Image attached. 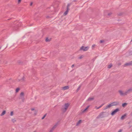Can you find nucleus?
Here are the masks:
<instances>
[{"instance_id": "42", "label": "nucleus", "mask_w": 132, "mask_h": 132, "mask_svg": "<svg viewBox=\"0 0 132 132\" xmlns=\"http://www.w3.org/2000/svg\"><path fill=\"white\" fill-rule=\"evenodd\" d=\"M74 64H73L72 66H71V67L72 68H73L74 67Z\"/></svg>"}, {"instance_id": "26", "label": "nucleus", "mask_w": 132, "mask_h": 132, "mask_svg": "<svg viewBox=\"0 0 132 132\" xmlns=\"http://www.w3.org/2000/svg\"><path fill=\"white\" fill-rule=\"evenodd\" d=\"M81 86H80L79 87H78V88H77V92H78V91L80 89V88H81Z\"/></svg>"}, {"instance_id": "19", "label": "nucleus", "mask_w": 132, "mask_h": 132, "mask_svg": "<svg viewBox=\"0 0 132 132\" xmlns=\"http://www.w3.org/2000/svg\"><path fill=\"white\" fill-rule=\"evenodd\" d=\"M81 120H79L78 121L76 125L78 126L79 124H80L81 122Z\"/></svg>"}, {"instance_id": "12", "label": "nucleus", "mask_w": 132, "mask_h": 132, "mask_svg": "<svg viewBox=\"0 0 132 132\" xmlns=\"http://www.w3.org/2000/svg\"><path fill=\"white\" fill-rule=\"evenodd\" d=\"M20 98L24 97V93L23 92H21L20 94Z\"/></svg>"}, {"instance_id": "16", "label": "nucleus", "mask_w": 132, "mask_h": 132, "mask_svg": "<svg viewBox=\"0 0 132 132\" xmlns=\"http://www.w3.org/2000/svg\"><path fill=\"white\" fill-rule=\"evenodd\" d=\"M6 111H5L4 110V111L1 114H0V116H2L3 115H4L6 113Z\"/></svg>"}, {"instance_id": "33", "label": "nucleus", "mask_w": 132, "mask_h": 132, "mask_svg": "<svg viewBox=\"0 0 132 132\" xmlns=\"http://www.w3.org/2000/svg\"><path fill=\"white\" fill-rule=\"evenodd\" d=\"M21 0H18V4H20L21 2Z\"/></svg>"}, {"instance_id": "7", "label": "nucleus", "mask_w": 132, "mask_h": 132, "mask_svg": "<svg viewBox=\"0 0 132 132\" xmlns=\"http://www.w3.org/2000/svg\"><path fill=\"white\" fill-rule=\"evenodd\" d=\"M132 65V61L128 63H127L123 65L124 67H126L128 66Z\"/></svg>"}, {"instance_id": "38", "label": "nucleus", "mask_w": 132, "mask_h": 132, "mask_svg": "<svg viewBox=\"0 0 132 132\" xmlns=\"http://www.w3.org/2000/svg\"><path fill=\"white\" fill-rule=\"evenodd\" d=\"M122 131V129H120L119 130V131H118V132H121Z\"/></svg>"}, {"instance_id": "44", "label": "nucleus", "mask_w": 132, "mask_h": 132, "mask_svg": "<svg viewBox=\"0 0 132 132\" xmlns=\"http://www.w3.org/2000/svg\"><path fill=\"white\" fill-rule=\"evenodd\" d=\"M35 110V109L34 108H32V109H31V110L32 111H33V110Z\"/></svg>"}, {"instance_id": "11", "label": "nucleus", "mask_w": 132, "mask_h": 132, "mask_svg": "<svg viewBox=\"0 0 132 132\" xmlns=\"http://www.w3.org/2000/svg\"><path fill=\"white\" fill-rule=\"evenodd\" d=\"M126 115V114H124V115L122 116L121 118V120H123L125 119Z\"/></svg>"}, {"instance_id": "14", "label": "nucleus", "mask_w": 132, "mask_h": 132, "mask_svg": "<svg viewBox=\"0 0 132 132\" xmlns=\"http://www.w3.org/2000/svg\"><path fill=\"white\" fill-rule=\"evenodd\" d=\"M94 97H92V98H89L87 100V101H93L94 100Z\"/></svg>"}, {"instance_id": "40", "label": "nucleus", "mask_w": 132, "mask_h": 132, "mask_svg": "<svg viewBox=\"0 0 132 132\" xmlns=\"http://www.w3.org/2000/svg\"><path fill=\"white\" fill-rule=\"evenodd\" d=\"M32 4H33V3L32 2H31V3H30V5L31 6L32 5Z\"/></svg>"}, {"instance_id": "28", "label": "nucleus", "mask_w": 132, "mask_h": 132, "mask_svg": "<svg viewBox=\"0 0 132 132\" xmlns=\"http://www.w3.org/2000/svg\"><path fill=\"white\" fill-rule=\"evenodd\" d=\"M12 121L13 123H14L16 121V120H15V119H12Z\"/></svg>"}, {"instance_id": "48", "label": "nucleus", "mask_w": 132, "mask_h": 132, "mask_svg": "<svg viewBox=\"0 0 132 132\" xmlns=\"http://www.w3.org/2000/svg\"><path fill=\"white\" fill-rule=\"evenodd\" d=\"M119 15H121V14H120V15L119 14Z\"/></svg>"}, {"instance_id": "41", "label": "nucleus", "mask_w": 132, "mask_h": 132, "mask_svg": "<svg viewBox=\"0 0 132 132\" xmlns=\"http://www.w3.org/2000/svg\"><path fill=\"white\" fill-rule=\"evenodd\" d=\"M50 18V17L49 16H46V18Z\"/></svg>"}, {"instance_id": "37", "label": "nucleus", "mask_w": 132, "mask_h": 132, "mask_svg": "<svg viewBox=\"0 0 132 132\" xmlns=\"http://www.w3.org/2000/svg\"><path fill=\"white\" fill-rule=\"evenodd\" d=\"M53 130L52 129H51L50 130L49 132H53Z\"/></svg>"}, {"instance_id": "18", "label": "nucleus", "mask_w": 132, "mask_h": 132, "mask_svg": "<svg viewBox=\"0 0 132 132\" xmlns=\"http://www.w3.org/2000/svg\"><path fill=\"white\" fill-rule=\"evenodd\" d=\"M19 99H21V101L22 102H24L25 101V98L24 97H22L21 98H19Z\"/></svg>"}, {"instance_id": "24", "label": "nucleus", "mask_w": 132, "mask_h": 132, "mask_svg": "<svg viewBox=\"0 0 132 132\" xmlns=\"http://www.w3.org/2000/svg\"><path fill=\"white\" fill-rule=\"evenodd\" d=\"M20 88H17L16 89V92L17 93L20 90Z\"/></svg>"}, {"instance_id": "34", "label": "nucleus", "mask_w": 132, "mask_h": 132, "mask_svg": "<svg viewBox=\"0 0 132 132\" xmlns=\"http://www.w3.org/2000/svg\"><path fill=\"white\" fill-rule=\"evenodd\" d=\"M104 41L103 40H100V43H102L104 42Z\"/></svg>"}, {"instance_id": "1", "label": "nucleus", "mask_w": 132, "mask_h": 132, "mask_svg": "<svg viewBox=\"0 0 132 132\" xmlns=\"http://www.w3.org/2000/svg\"><path fill=\"white\" fill-rule=\"evenodd\" d=\"M70 104L68 103H65V104L62 106V107L61 109V110L64 112H65L67 110L68 107L69 106Z\"/></svg>"}, {"instance_id": "43", "label": "nucleus", "mask_w": 132, "mask_h": 132, "mask_svg": "<svg viewBox=\"0 0 132 132\" xmlns=\"http://www.w3.org/2000/svg\"><path fill=\"white\" fill-rule=\"evenodd\" d=\"M89 106H88L86 108L87 109L88 108H89Z\"/></svg>"}, {"instance_id": "21", "label": "nucleus", "mask_w": 132, "mask_h": 132, "mask_svg": "<svg viewBox=\"0 0 132 132\" xmlns=\"http://www.w3.org/2000/svg\"><path fill=\"white\" fill-rule=\"evenodd\" d=\"M127 103H123L122 105V106L123 107H125L127 105Z\"/></svg>"}, {"instance_id": "46", "label": "nucleus", "mask_w": 132, "mask_h": 132, "mask_svg": "<svg viewBox=\"0 0 132 132\" xmlns=\"http://www.w3.org/2000/svg\"><path fill=\"white\" fill-rule=\"evenodd\" d=\"M130 115H131L132 116V112L130 114Z\"/></svg>"}, {"instance_id": "23", "label": "nucleus", "mask_w": 132, "mask_h": 132, "mask_svg": "<svg viewBox=\"0 0 132 132\" xmlns=\"http://www.w3.org/2000/svg\"><path fill=\"white\" fill-rule=\"evenodd\" d=\"M84 57V55H81L80 56H79L78 57V59H81L82 58H83Z\"/></svg>"}, {"instance_id": "22", "label": "nucleus", "mask_w": 132, "mask_h": 132, "mask_svg": "<svg viewBox=\"0 0 132 132\" xmlns=\"http://www.w3.org/2000/svg\"><path fill=\"white\" fill-rule=\"evenodd\" d=\"M50 40L48 38H46L45 39V41L46 42H50Z\"/></svg>"}, {"instance_id": "8", "label": "nucleus", "mask_w": 132, "mask_h": 132, "mask_svg": "<svg viewBox=\"0 0 132 132\" xmlns=\"http://www.w3.org/2000/svg\"><path fill=\"white\" fill-rule=\"evenodd\" d=\"M119 102L117 101L116 102H113L111 103L112 106H117L119 104Z\"/></svg>"}, {"instance_id": "47", "label": "nucleus", "mask_w": 132, "mask_h": 132, "mask_svg": "<svg viewBox=\"0 0 132 132\" xmlns=\"http://www.w3.org/2000/svg\"><path fill=\"white\" fill-rule=\"evenodd\" d=\"M1 47H0V49H1Z\"/></svg>"}, {"instance_id": "30", "label": "nucleus", "mask_w": 132, "mask_h": 132, "mask_svg": "<svg viewBox=\"0 0 132 132\" xmlns=\"http://www.w3.org/2000/svg\"><path fill=\"white\" fill-rule=\"evenodd\" d=\"M46 115V114L45 115H44V116L42 118V119H43L45 117Z\"/></svg>"}, {"instance_id": "49", "label": "nucleus", "mask_w": 132, "mask_h": 132, "mask_svg": "<svg viewBox=\"0 0 132 132\" xmlns=\"http://www.w3.org/2000/svg\"><path fill=\"white\" fill-rule=\"evenodd\" d=\"M34 132H36V131H35Z\"/></svg>"}, {"instance_id": "20", "label": "nucleus", "mask_w": 132, "mask_h": 132, "mask_svg": "<svg viewBox=\"0 0 132 132\" xmlns=\"http://www.w3.org/2000/svg\"><path fill=\"white\" fill-rule=\"evenodd\" d=\"M50 9V11H54V9L53 7H52V8H51V7H49L47 9Z\"/></svg>"}, {"instance_id": "13", "label": "nucleus", "mask_w": 132, "mask_h": 132, "mask_svg": "<svg viewBox=\"0 0 132 132\" xmlns=\"http://www.w3.org/2000/svg\"><path fill=\"white\" fill-rule=\"evenodd\" d=\"M58 124L57 123H56L51 129L53 130H54V129L56 128L58 125Z\"/></svg>"}, {"instance_id": "50", "label": "nucleus", "mask_w": 132, "mask_h": 132, "mask_svg": "<svg viewBox=\"0 0 132 132\" xmlns=\"http://www.w3.org/2000/svg\"><path fill=\"white\" fill-rule=\"evenodd\" d=\"M131 41H132V40H131Z\"/></svg>"}, {"instance_id": "45", "label": "nucleus", "mask_w": 132, "mask_h": 132, "mask_svg": "<svg viewBox=\"0 0 132 132\" xmlns=\"http://www.w3.org/2000/svg\"><path fill=\"white\" fill-rule=\"evenodd\" d=\"M37 112V111H35V114H36Z\"/></svg>"}, {"instance_id": "27", "label": "nucleus", "mask_w": 132, "mask_h": 132, "mask_svg": "<svg viewBox=\"0 0 132 132\" xmlns=\"http://www.w3.org/2000/svg\"><path fill=\"white\" fill-rule=\"evenodd\" d=\"M112 64H110L108 66V68H110L112 66Z\"/></svg>"}, {"instance_id": "35", "label": "nucleus", "mask_w": 132, "mask_h": 132, "mask_svg": "<svg viewBox=\"0 0 132 132\" xmlns=\"http://www.w3.org/2000/svg\"><path fill=\"white\" fill-rule=\"evenodd\" d=\"M112 14V13L111 12L110 13L108 14V15H110Z\"/></svg>"}, {"instance_id": "5", "label": "nucleus", "mask_w": 132, "mask_h": 132, "mask_svg": "<svg viewBox=\"0 0 132 132\" xmlns=\"http://www.w3.org/2000/svg\"><path fill=\"white\" fill-rule=\"evenodd\" d=\"M118 92L119 93L120 95L121 96H123L126 95L125 94V92L124 93L122 90H119Z\"/></svg>"}, {"instance_id": "36", "label": "nucleus", "mask_w": 132, "mask_h": 132, "mask_svg": "<svg viewBox=\"0 0 132 132\" xmlns=\"http://www.w3.org/2000/svg\"><path fill=\"white\" fill-rule=\"evenodd\" d=\"M22 80L23 81H24V77H23L22 79Z\"/></svg>"}, {"instance_id": "3", "label": "nucleus", "mask_w": 132, "mask_h": 132, "mask_svg": "<svg viewBox=\"0 0 132 132\" xmlns=\"http://www.w3.org/2000/svg\"><path fill=\"white\" fill-rule=\"evenodd\" d=\"M105 113V112H101L98 116L97 118H102L105 117V116L104 115V113Z\"/></svg>"}, {"instance_id": "32", "label": "nucleus", "mask_w": 132, "mask_h": 132, "mask_svg": "<svg viewBox=\"0 0 132 132\" xmlns=\"http://www.w3.org/2000/svg\"><path fill=\"white\" fill-rule=\"evenodd\" d=\"M95 44H94L92 45V47L93 49L95 47Z\"/></svg>"}, {"instance_id": "31", "label": "nucleus", "mask_w": 132, "mask_h": 132, "mask_svg": "<svg viewBox=\"0 0 132 132\" xmlns=\"http://www.w3.org/2000/svg\"><path fill=\"white\" fill-rule=\"evenodd\" d=\"M70 5L69 4L67 5V9L69 10V7Z\"/></svg>"}, {"instance_id": "17", "label": "nucleus", "mask_w": 132, "mask_h": 132, "mask_svg": "<svg viewBox=\"0 0 132 132\" xmlns=\"http://www.w3.org/2000/svg\"><path fill=\"white\" fill-rule=\"evenodd\" d=\"M69 10H68V9H67V10L64 13V15H66L68 13V12L69 11Z\"/></svg>"}, {"instance_id": "2", "label": "nucleus", "mask_w": 132, "mask_h": 132, "mask_svg": "<svg viewBox=\"0 0 132 132\" xmlns=\"http://www.w3.org/2000/svg\"><path fill=\"white\" fill-rule=\"evenodd\" d=\"M89 48L88 46L85 47L84 46H82L80 47V50L83 51H86L88 50Z\"/></svg>"}, {"instance_id": "25", "label": "nucleus", "mask_w": 132, "mask_h": 132, "mask_svg": "<svg viewBox=\"0 0 132 132\" xmlns=\"http://www.w3.org/2000/svg\"><path fill=\"white\" fill-rule=\"evenodd\" d=\"M87 109L86 108L85 109H84V110H81V112L82 113H84L85 111H86L87 110Z\"/></svg>"}, {"instance_id": "39", "label": "nucleus", "mask_w": 132, "mask_h": 132, "mask_svg": "<svg viewBox=\"0 0 132 132\" xmlns=\"http://www.w3.org/2000/svg\"><path fill=\"white\" fill-rule=\"evenodd\" d=\"M117 64H118V65H121V63H118Z\"/></svg>"}, {"instance_id": "15", "label": "nucleus", "mask_w": 132, "mask_h": 132, "mask_svg": "<svg viewBox=\"0 0 132 132\" xmlns=\"http://www.w3.org/2000/svg\"><path fill=\"white\" fill-rule=\"evenodd\" d=\"M104 104H103L100 106V107H97V106H95V108L96 109H98L100 108H101V107H102L103 106V105H104Z\"/></svg>"}, {"instance_id": "29", "label": "nucleus", "mask_w": 132, "mask_h": 132, "mask_svg": "<svg viewBox=\"0 0 132 132\" xmlns=\"http://www.w3.org/2000/svg\"><path fill=\"white\" fill-rule=\"evenodd\" d=\"M13 111H11V112L10 113V115L11 116H13Z\"/></svg>"}, {"instance_id": "10", "label": "nucleus", "mask_w": 132, "mask_h": 132, "mask_svg": "<svg viewBox=\"0 0 132 132\" xmlns=\"http://www.w3.org/2000/svg\"><path fill=\"white\" fill-rule=\"evenodd\" d=\"M69 87L68 86H66L64 87H62V89L64 90H65L68 89H69Z\"/></svg>"}, {"instance_id": "6", "label": "nucleus", "mask_w": 132, "mask_h": 132, "mask_svg": "<svg viewBox=\"0 0 132 132\" xmlns=\"http://www.w3.org/2000/svg\"><path fill=\"white\" fill-rule=\"evenodd\" d=\"M132 92V88H130L129 89L126 90L125 92V94L126 95L129 93L130 92Z\"/></svg>"}, {"instance_id": "4", "label": "nucleus", "mask_w": 132, "mask_h": 132, "mask_svg": "<svg viewBox=\"0 0 132 132\" xmlns=\"http://www.w3.org/2000/svg\"><path fill=\"white\" fill-rule=\"evenodd\" d=\"M119 110H120L119 108H117L114 111H112L111 114L112 116H113L117 112L119 111Z\"/></svg>"}, {"instance_id": "9", "label": "nucleus", "mask_w": 132, "mask_h": 132, "mask_svg": "<svg viewBox=\"0 0 132 132\" xmlns=\"http://www.w3.org/2000/svg\"><path fill=\"white\" fill-rule=\"evenodd\" d=\"M111 106H112L111 103L109 104L108 105L106 106L104 109V110H106L108 108H109Z\"/></svg>"}]
</instances>
